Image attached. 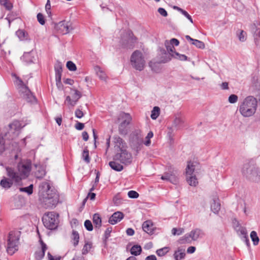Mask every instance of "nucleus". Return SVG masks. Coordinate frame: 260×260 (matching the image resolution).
Wrapping results in <instances>:
<instances>
[{
	"instance_id": "nucleus-60",
	"label": "nucleus",
	"mask_w": 260,
	"mask_h": 260,
	"mask_svg": "<svg viewBox=\"0 0 260 260\" xmlns=\"http://www.w3.org/2000/svg\"><path fill=\"white\" fill-rule=\"evenodd\" d=\"M184 16H185L192 23H193L192 19L191 16L185 10H183L181 13Z\"/></svg>"
},
{
	"instance_id": "nucleus-16",
	"label": "nucleus",
	"mask_w": 260,
	"mask_h": 260,
	"mask_svg": "<svg viewBox=\"0 0 260 260\" xmlns=\"http://www.w3.org/2000/svg\"><path fill=\"white\" fill-rule=\"evenodd\" d=\"M70 93L72 94V99L70 96L68 95L66 97V102H68L69 106L73 107L82 96V94L77 89L73 88H71Z\"/></svg>"
},
{
	"instance_id": "nucleus-49",
	"label": "nucleus",
	"mask_w": 260,
	"mask_h": 260,
	"mask_svg": "<svg viewBox=\"0 0 260 260\" xmlns=\"http://www.w3.org/2000/svg\"><path fill=\"white\" fill-rule=\"evenodd\" d=\"M67 67L71 71H75L76 70V66L74 63L71 61H68L67 63Z\"/></svg>"
},
{
	"instance_id": "nucleus-8",
	"label": "nucleus",
	"mask_w": 260,
	"mask_h": 260,
	"mask_svg": "<svg viewBox=\"0 0 260 260\" xmlns=\"http://www.w3.org/2000/svg\"><path fill=\"white\" fill-rule=\"evenodd\" d=\"M58 214L54 212H48L43 216L42 221L45 227L49 230L55 229L58 224Z\"/></svg>"
},
{
	"instance_id": "nucleus-20",
	"label": "nucleus",
	"mask_w": 260,
	"mask_h": 260,
	"mask_svg": "<svg viewBox=\"0 0 260 260\" xmlns=\"http://www.w3.org/2000/svg\"><path fill=\"white\" fill-rule=\"evenodd\" d=\"M161 179L168 181L173 184H176L178 182V178L175 171H170L168 172H166L164 175L161 176Z\"/></svg>"
},
{
	"instance_id": "nucleus-56",
	"label": "nucleus",
	"mask_w": 260,
	"mask_h": 260,
	"mask_svg": "<svg viewBox=\"0 0 260 260\" xmlns=\"http://www.w3.org/2000/svg\"><path fill=\"white\" fill-rule=\"evenodd\" d=\"M112 231V228L111 227L108 228L106 229V230L105 232V235H104L105 240H106L107 239H108V238L110 237V234H111Z\"/></svg>"
},
{
	"instance_id": "nucleus-30",
	"label": "nucleus",
	"mask_w": 260,
	"mask_h": 260,
	"mask_svg": "<svg viewBox=\"0 0 260 260\" xmlns=\"http://www.w3.org/2000/svg\"><path fill=\"white\" fill-rule=\"evenodd\" d=\"M94 70L96 72L97 76L101 80L106 81L107 78L106 74L100 67H95L94 68Z\"/></svg>"
},
{
	"instance_id": "nucleus-48",
	"label": "nucleus",
	"mask_w": 260,
	"mask_h": 260,
	"mask_svg": "<svg viewBox=\"0 0 260 260\" xmlns=\"http://www.w3.org/2000/svg\"><path fill=\"white\" fill-rule=\"evenodd\" d=\"M82 157L87 163H89L90 162V158L89 157V152L88 150L87 149L84 150L82 153Z\"/></svg>"
},
{
	"instance_id": "nucleus-51",
	"label": "nucleus",
	"mask_w": 260,
	"mask_h": 260,
	"mask_svg": "<svg viewBox=\"0 0 260 260\" xmlns=\"http://www.w3.org/2000/svg\"><path fill=\"white\" fill-rule=\"evenodd\" d=\"M84 226L88 231H91L93 230V225L89 220H86L84 222Z\"/></svg>"
},
{
	"instance_id": "nucleus-26",
	"label": "nucleus",
	"mask_w": 260,
	"mask_h": 260,
	"mask_svg": "<svg viewBox=\"0 0 260 260\" xmlns=\"http://www.w3.org/2000/svg\"><path fill=\"white\" fill-rule=\"evenodd\" d=\"M114 142L115 144V147H117L119 148L120 151L123 150L122 149L125 145V143L124 142L123 140L118 136H115L114 137Z\"/></svg>"
},
{
	"instance_id": "nucleus-19",
	"label": "nucleus",
	"mask_w": 260,
	"mask_h": 260,
	"mask_svg": "<svg viewBox=\"0 0 260 260\" xmlns=\"http://www.w3.org/2000/svg\"><path fill=\"white\" fill-rule=\"evenodd\" d=\"M55 28L60 33L64 35L69 33L73 29V27L71 25L69 22L62 21L58 22L55 25Z\"/></svg>"
},
{
	"instance_id": "nucleus-22",
	"label": "nucleus",
	"mask_w": 260,
	"mask_h": 260,
	"mask_svg": "<svg viewBox=\"0 0 260 260\" xmlns=\"http://www.w3.org/2000/svg\"><path fill=\"white\" fill-rule=\"evenodd\" d=\"M42 249L35 252V258L36 260H41L44 256L45 252L47 249L46 245L43 242H41Z\"/></svg>"
},
{
	"instance_id": "nucleus-2",
	"label": "nucleus",
	"mask_w": 260,
	"mask_h": 260,
	"mask_svg": "<svg viewBox=\"0 0 260 260\" xmlns=\"http://www.w3.org/2000/svg\"><path fill=\"white\" fill-rule=\"evenodd\" d=\"M31 170L30 162L19 163L17 169L8 167L6 168L7 175L13 182L19 183L22 179L27 177Z\"/></svg>"
},
{
	"instance_id": "nucleus-1",
	"label": "nucleus",
	"mask_w": 260,
	"mask_h": 260,
	"mask_svg": "<svg viewBox=\"0 0 260 260\" xmlns=\"http://www.w3.org/2000/svg\"><path fill=\"white\" fill-rule=\"evenodd\" d=\"M39 198L43 206L46 208L54 207L59 201V196L54 189H51L49 184L42 182L39 186Z\"/></svg>"
},
{
	"instance_id": "nucleus-17",
	"label": "nucleus",
	"mask_w": 260,
	"mask_h": 260,
	"mask_svg": "<svg viewBox=\"0 0 260 260\" xmlns=\"http://www.w3.org/2000/svg\"><path fill=\"white\" fill-rule=\"evenodd\" d=\"M115 157L118 159L120 161L126 165L131 164L132 162V155L131 153L126 150H121L120 154L116 155Z\"/></svg>"
},
{
	"instance_id": "nucleus-23",
	"label": "nucleus",
	"mask_w": 260,
	"mask_h": 260,
	"mask_svg": "<svg viewBox=\"0 0 260 260\" xmlns=\"http://www.w3.org/2000/svg\"><path fill=\"white\" fill-rule=\"evenodd\" d=\"M142 228L143 231L147 234H152L153 233V224L150 220L145 221L142 224Z\"/></svg>"
},
{
	"instance_id": "nucleus-12",
	"label": "nucleus",
	"mask_w": 260,
	"mask_h": 260,
	"mask_svg": "<svg viewBox=\"0 0 260 260\" xmlns=\"http://www.w3.org/2000/svg\"><path fill=\"white\" fill-rule=\"evenodd\" d=\"M119 118L122 119L123 121L119 125V133L121 135L125 136L128 133V125L130 123L132 118L129 114L121 113L119 115Z\"/></svg>"
},
{
	"instance_id": "nucleus-58",
	"label": "nucleus",
	"mask_w": 260,
	"mask_h": 260,
	"mask_svg": "<svg viewBox=\"0 0 260 260\" xmlns=\"http://www.w3.org/2000/svg\"><path fill=\"white\" fill-rule=\"evenodd\" d=\"M233 224L234 228L235 230H237V229H238L241 226L240 225L239 221L236 219H234L233 220Z\"/></svg>"
},
{
	"instance_id": "nucleus-33",
	"label": "nucleus",
	"mask_w": 260,
	"mask_h": 260,
	"mask_svg": "<svg viewBox=\"0 0 260 260\" xmlns=\"http://www.w3.org/2000/svg\"><path fill=\"white\" fill-rule=\"evenodd\" d=\"M109 165L113 170L116 171L120 172L123 169L121 165L114 161L109 162Z\"/></svg>"
},
{
	"instance_id": "nucleus-50",
	"label": "nucleus",
	"mask_w": 260,
	"mask_h": 260,
	"mask_svg": "<svg viewBox=\"0 0 260 260\" xmlns=\"http://www.w3.org/2000/svg\"><path fill=\"white\" fill-rule=\"evenodd\" d=\"M246 33L245 31L240 30V33L237 34L239 41L244 42L246 39Z\"/></svg>"
},
{
	"instance_id": "nucleus-55",
	"label": "nucleus",
	"mask_w": 260,
	"mask_h": 260,
	"mask_svg": "<svg viewBox=\"0 0 260 260\" xmlns=\"http://www.w3.org/2000/svg\"><path fill=\"white\" fill-rule=\"evenodd\" d=\"M37 19L38 22L41 24L44 25L45 23L44 17L42 13H38L37 15Z\"/></svg>"
},
{
	"instance_id": "nucleus-25",
	"label": "nucleus",
	"mask_w": 260,
	"mask_h": 260,
	"mask_svg": "<svg viewBox=\"0 0 260 260\" xmlns=\"http://www.w3.org/2000/svg\"><path fill=\"white\" fill-rule=\"evenodd\" d=\"M211 209L215 214L218 213L220 209V204L218 199L215 198L213 199V201L211 204Z\"/></svg>"
},
{
	"instance_id": "nucleus-14",
	"label": "nucleus",
	"mask_w": 260,
	"mask_h": 260,
	"mask_svg": "<svg viewBox=\"0 0 260 260\" xmlns=\"http://www.w3.org/2000/svg\"><path fill=\"white\" fill-rule=\"evenodd\" d=\"M21 128V124L19 121H14L8 125V132L6 133L5 136L9 139H13L16 138Z\"/></svg>"
},
{
	"instance_id": "nucleus-21",
	"label": "nucleus",
	"mask_w": 260,
	"mask_h": 260,
	"mask_svg": "<svg viewBox=\"0 0 260 260\" xmlns=\"http://www.w3.org/2000/svg\"><path fill=\"white\" fill-rule=\"evenodd\" d=\"M123 218V214L121 212L114 213L109 219V222L115 224L119 222Z\"/></svg>"
},
{
	"instance_id": "nucleus-32",
	"label": "nucleus",
	"mask_w": 260,
	"mask_h": 260,
	"mask_svg": "<svg viewBox=\"0 0 260 260\" xmlns=\"http://www.w3.org/2000/svg\"><path fill=\"white\" fill-rule=\"evenodd\" d=\"M93 222L95 228L99 229L102 225V219L99 214L95 213L93 216Z\"/></svg>"
},
{
	"instance_id": "nucleus-61",
	"label": "nucleus",
	"mask_w": 260,
	"mask_h": 260,
	"mask_svg": "<svg viewBox=\"0 0 260 260\" xmlns=\"http://www.w3.org/2000/svg\"><path fill=\"white\" fill-rule=\"evenodd\" d=\"M84 127V124L82 123L78 122L75 125V128L78 130H82Z\"/></svg>"
},
{
	"instance_id": "nucleus-38",
	"label": "nucleus",
	"mask_w": 260,
	"mask_h": 260,
	"mask_svg": "<svg viewBox=\"0 0 260 260\" xmlns=\"http://www.w3.org/2000/svg\"><path fill=\"white\" fill-rule=\"evenodd\" d=\"M170 250L169 247H164L156 250V253L159 256H162L166 254Z\"/></svg>"
},
{
	"instance_id": "nucleus-4",
	"label": "nucleus",
	"mask_w": 260,
	"mask_h": 260,
	"mask_svg": "<svg viewBox=\"0 0 260 260\" xmlns=\"http://www.w3.org/2000/svg\"><path fill=\"white\" fill-rule=\"evenodd\" d=\"M200 169L199 164L194 160L188 161L185 169L186 178L187 183L189 185L196 186L198 184V179L196 173Z\"/></svg>"
},
{
	"instance_id": "nucleus-64",
	"label": "nucleus",
	"mask_w": 260,
	"mask_h": 260,
	"mask_svg": "<svg viewBox=\"0 0 260 260\" xmlns=\"http://www.w3.org/2000/svg\"><path fill=\"white\" fill-rule=\"evenodd\" d=\"M145 260H157V258L155 255H150L147 256Z\"/></svg>"
},
{
	"instance_id": "nucleus-15",
	"label": "nucleus",
	"mask_w": 260,
	"mask_h": 260,
	"mask_svg": "<svg viewBox=\"0 0 260 260\" xmlns=\"http://www.w3.org/2000/svg\"><path fill=\"white\" fill-rule=\"evenodd\" d=\"M165 45L168 52L172 57L182 61L186 60L187 59V57L186 55L181 54L175 51L174 46L169 41H166Z\"/></svg>"
},
{
	"instance_id": "nucleus-42",
	"label": "nucleus",
	"mask_w": 260,
	"mask_h": 260,
	"mask_svg": "<svg viewBox=\"0 0 260 260\" xmlns=\"http://www.w3.org/2000/svg\"><path fill=\"white\" fill-rule=\"evenodd\" d=\"M238 235L241 236V238H245L247 235L246 230L245 228L241 226L236 230Z\"/></svg>"
},
{
	"instance_id": "nucleus-39",
	"label": "nucleus",
	"mask_w": 260,
	"mask_h": 260,
	"mask_svg": "<svg viewBox=\"0 0 260 260\" xmlns=\"http://www.w3.org/2000/svg\"><path fill=\"white\" fill-rule=\"evenodd\" d=\"M160 109L158 107H154L151 111V118L152 119H156L159 115Z\"/></svg>"
},
{
	"instance_id": "nucleus-52",
	"label": "nucleus",
	"mask_w": 260,
	"mask_h": 260,
	"mask_svg": "<svg viewBox=\"0 0 260 260\" xmlns=\"http://www.w3.org/2000/svg\"><path fill=\"white\" fill-rule=\"evenodd\" d=\"M45 10L49 17H51V4L50 0H47L46 4L45 5Z\"/></svg>"
},
{
	"instance_id": "nucleus-46",
	"label": "nucleus",
	"mask_w": 260,
	"mask_h": 260,
	"mask_svg": "<svg viewBox=\"0 0 260 260\" xmlns=\"http://www.w3.org/2000/svg\"><path fill=\"white\" fill-rule=\"evenodd\" d=\"M153 133L152 132L150 131L148 133L147 136L145 138L146 140L144 142V144L146 146H150V145L151 144L150 139L152 138L153 137Z\"/></svg>"
},
{
	"instance_id": "nucleus-53",
	"label": "nucleus",
	"mask_w": 260,
	"mask_h": 260,
	"mask_svg": "<svg viewBox=\"0 0 260 260\" xmlns=\"http://www.w3.org/2000/svg\"><path fill=\"white\" fill-rule=\"evenodd\" d=\"M238 97L237 95L231 94L229 97L228 101H229V103H230L231 104H234V103H236L238 101Z\"/></svg>"
},
{
	"instance_id": "nucleus-37",
	"label": "nucleus",
	"mask_w": 260,
	"mask_h": 260,
	"mask_svg": "<svg viewBox=\"0 0 260 260\" xmlns=\"http://www.w3.org/2000/svg\"><path fill=\"white\" fill-rule=\"evenodd\" d=\"M141 247L140 245H135L132 247L131 249V253L132 255L137 256L141 253Z\"/></svg>"
},
{
	"instance_id": "nucleus-11",
	"label": "nucleus",
	"mask_w": 260,
	"mask_h": 260,
	"mask_svg": "<svg viewBox=\"0 0 260 260\" xmlns=\"http://www.w3.org/2000/svg\"><path fill=\"white\" fill-rule=\"evenodd\" d=\"M131 61L134 68L138 71L143 70L145 65V60L143 53L139 51H134L131 55Z\"/></svg>"
},
{
	"instance_id": "nucleus-27",
	"label": "nucleus",
	"mask_w": 260,
	"mask_h": 260,
	"mask_svg": "<svg viewBox=\"0 0 260 260\" xmlns=\"http://www.w3.org/2000/svg\"><path fill=\"white\" fill-rule=\"evenodd\" d=\"M185 249L179 248L174 253V257L175 260H181L185 256Z\"/></svg>"
},
{
	"instance_id": "nucleus-18",
	"label": "nucleus",
	"mask_w": 260,
	"mask_h": 260,
	"mask_svg": "<svg viewBox=\"0 0 260 260\" xmlns=\"http://www.w3.org/2000/svg\"><path fill=\"white\" fill-rule=\"evenodd\" d=\"M136 41V38L133 36L132 32L128 30L125 33V39L122 38V44L125 48H132L133 44Z\"/></svg>"
},
{
	"instance_id": "nucleus-3",
	"label": "nucleus",
	"mask_w": 260,
	"mask_h": 260,
	"mask_svg": "<svg viewBox=\"0 0 260 260\" xmlns=\"http://www.w3.org/2000/svg\"><path fill=\"white\" fill-rule=\"evenodd\" d=\"M257 101L253 96H248L241 102L239 106V112L244 117H249L256 111Z\"/></svg>"
},
{
	"instance_id": "nucleus-13",
	"label": "nucleus",
	"mask_w": 260,
	"mask_h": 260,
	"mask_svg": "<svg viewBox=\"0 0 260 260\" xmlns=\"http://www.w3.org/2000/svg\"><path fill=\"white\" fill-rule=\"evenodd\" d=\"M183 122V119L180 114H177L175 115V118L172 123V126L168 127V136L170 140H173L174 131L179 129Z\"/></svg>"
},
{
	"instance_id": "nucleus-24",
	"label": "nucleus",
	"mask_w": 260,
	"mask_h": 260,
	"mask_svg": "<svg viewBox=\"0 0 260 260\" xmlns=\"http://www.w3.org/2000/svg\"><path fill=\"white\" fill-rule=\"evenodd\" d=\"M251 30L253 34V37L255 43L256 45H258L259 39L260 38V29L258 28L255 24H253L251 26Z\"/></svg>"
},
{
	"instance_id": "nucleus-29",
	"label": "nucleus",
	"mask_w": 260,
	"mask_h": 260,
	"mask_svg": "<svg viewBox=\"0 0 260 260\" xmlns=\"http://www.w3.org/2000/svg\"><path fill=\"white\" fill-rule=\"evenodd\" d=\"M16 34L21 41L29 40L28 34L23 29H18Z\"/></svg>"
},
{
	"instance_id": "nucleus-35",
	"label": "nucleus",
	"mask_w": 260,
	"mask_h": 260,
	"mask_svg": "<svg viewBox=\"0 0 260 260\" xmlns=\"http://www.w3.org/2000/svg\"><path fill=\"white\" fill-rule=\"evenodd\" d=\"M149 66L151 70L155 72L158 73L160 71L159 64L157 62L152 60L149 62Z\"/></svg>"
},
{
	"instance_id": "nucleus-62",
	"label": "nucleus",
	"mask_w": 260,
	"mask_h": 260,
	"mask_svg": "<svg viewBox=\"0 0 260 260\" xmlns=\"http://www.w3.org/2000/svg\"><path fill=\"white\" fill-rule=\"evenodd\" d=\"M56 82V86L58 88H61L62 86V83L61 82V77H55Z\"/></svg>"
},
{
	"instance_id": "nucleus-7",
	"label": "nucleus",
	"mask_w": 260,
	"mask_h": 260,
	"mask_svg": "<svg viewBox=\"0 0 260 260\" xmlns=\"http://www.w3.org/2000/svg\"><path fill=\"white\" fill-rule=\"evenodd\" d=\"M16 79L15 82L17 86L21 96L27 102L32 103L35 102V97L32 95L28 88L24 84L22 80L16 76Z\"/></svg>"
},
{
	"instance_id": "nucleus-6",
	"label": "nucleus",
	"mask_w": 260,
	"mask_h": 260,
	"mask_svg": "<svg viewBox=\"0 0 260 260\" xmlns=\"http://www.w3.org/2000/svg\"><path fill=\"white\" fill-rule=\"evenodd\" d=\"M21 232L18 231L10 232L8 236L7 251L10 255H13L18 249L19 240Z\"/></svg>"
},
{
	"instance_id": "nucleus-41",
	"label": "nucleus",
	"mask_w": 260,
	"mask_h": 260,
	"mask_svg": "<svg viewBox=\"0 0 260 260\" xmlns=\"http://www.w3.org/2000/svg\"><path fill=\"white\" fill-rule=\"evenodd\" d=\"M19 190L21 192H26L28 195L31 194L33 192V185L30 184L28 187L20 188Z\"/></svg>"
},
{
	"instance_id": "nucleus-54",
	"label": "nucleus",
	"mask_w": 260,
	"mask_h": 260,
	"mask_svg": "<svg viewBox=\"0 0 260 260\" xmlns=\"http://www.w3.org/2000/svg\"><path fill=\"white\" fill-rule=\"evenodd\" d=\"M128 196L132 199H136L139 197V193L134 190H131L128 192Z\"/></svg>"
},
{
	"instance_id": "nucleus-47",
	"label": "nucleus",
	"mask_w": 260,
	"mask_h": 260,
	"mask_svg": "<svg viewBox=\"0 0 260 260\" xmlns=\"http://www.w3.org/2000/svg\"><path fill=\"white\" fill-rule=\"evenodd\" d=\"M5 150V142L4 139L0 133V153L4 152Z\"/></svg>"
},
{
	"instance_id": "nucleus-5",
	"label": "nucleus",
	"mask_w": 260,
	"mask_h": 260,
	"mask_svg": "<svg viewBox=\"0 0 260 260\" xmlns=\"http://www.w3.org/2000/svg\"><path fill=\"white\" fill-rule=\"evenodd\" d=\"M242 174L246 178L252 181H258L260 179V171L253 164H245L242 169Z\"/></svg>"
},
{
	"instance_id": "nucleus-44",
	"label": "nucleus",
	"mask_w": 260,
	"mask_h": 260,
	"mask_svg": "<svg viewBox=\"0 0 260 260\" xmlns=\"http://www.w3.org/2000/svg\"><path fill=\"white\" fill-rule=\"evenodd\" d=\"M72 239L74 240V245L76 246L78 245L79 239V236L78 232L74 231H73Z\"/></svg>"
},
{
	"instance_id": "nucleus-9",
	"label": "nucleus",
	"mask_w": 260,
	"mask_h": 260,
	"mask_svg": "<svg viewBox=\"0 0 260 260\" xmlns=\"http://www.w3.org/2000/svg\"><path fill=\"white\" fill-rule=\"evenodd\" d=\"M143 142L141 131L140 129L134 131L130 136V145L132 148L138 152L141 149Z\"/></svg>"
},
{
	"instance_id": "nucleus-36",
	"label": "nucleus",
	"mask_w": 260,
	"mask_h": 260,
	"mask_svg": "<svg viewBox=\"0 0 260 260\" xmlns=\"http://www.w3.org/2000/svg\"><path fill=\"white\" fill-rule=\"evenodd\" d=\"M92 248V243L89 241H86L82 250L83 255L86 254Z\"/></svg>"
},
{
	"instance_id": "nucleus-31",
	"label": "nucleus",
	"mask_w": 260,
	"mask_h": 260,
	"mask_svg": "<svg viewBox=\"0 0 260 260\" xmlns=\"http://www.w3.org/2000/svg\"><path fill=\"white\" fill-rule=\"evenodd\" d=\"M22 59L27 63H29L34 62L35 58L32 56V52H30L25 53L22 56Z\"/></svg>"
},
{
	"instance_id": "nucleus-45",
	"label": "nucleus",
	"mask_w": 260,
	"mask_h": 260,
	"mask_svg": "<svg viewBox=\"0 0 260 260\" xmlns=\"http://www.w3.org/2000/svg\"><path fill=\"white\" fill-rule=\"evenodd\" d=\"M184 232V230L183 228H173L172 230V234L173 235H181Z\"/></svg>"
},
{
	"instance_id": "nucleus-28",
	"label": "nucleus",
	"mask_w": 260,
	"mask_h": 260,
	"mask_svg": "<svg viewBox=\"0 0 260 260\" xmlns=\"http://www.w3.org/2000/svg\"><path fill=\"white\" fill-rule=\"evenodd\" d=\"M13 181L10 179L4 177L0 182L1 186L6 189L10 188L13 185Z\"/></svg>"
},
{
	"instance_id": "nucleus-59",
	"label": "nucleus",
	"mask_w": 260,
	"mask_h": 260,
	"mask_svg": "<svg viewBox=\"0 0 260 260\" xmlns=\"http://www.w3.org/2000/svg\"><path fill=\"white\" fill-rule=\"evenodd\" d=\"M158 12L161 15L164 17H166L168 15L167 12L164 8H159L158 9Z\"/></svg>"
},
{
	"instance_id": "nucleus-43",
	"label": "nucleus",
	"mask_w": 260,
	"mask_h": 260,
	"mask_svg": "<svg viewBox=\"0 0 260 260\" xmlns=\"http://www.w3.org/2000/svg\"><path fill=\"white\" fill-rule=\"evenodd\" d=\"M192 44L194 45L198 48L204 49L205 48L204 43L198 40L193 39L192 42Z\"/></svg>"
},
{
	"instance_id": "nucleus-10",
	"label": "nucleus",
	"mask_w": 260,
	"mask_h": 260,
	"mask_svg": "<svg viewBox=\"0 0 260 260\" xmlns=\"http://www.w3.org/2000/svg\"><path fill=\"white\" fill-rule=\"evenodd\" d=\"M204 235L202 230L200 229H195L190 231V233L185 234L180 238L179 242L181 244L185 243H191L192 241H197L199 238H202Z\"/></svg>"
},
{
	"instance_id": "nucleus-57",
	"label": "nucleus",
	"mask_w": 260,
	"mask_h": 260,
	"mask_svg": "<svg viewBox=\"0 0 260 260\" xmlns=\"http://www.w3.org/2000/svg\"><path fill=\"white\" fill-rule=\"evenodd\" d=\"M75 114L78 118H81L84 116L83 112L79 109L76 110Z\"/></svg>"
},
{
	"instance_id": "nucleus-34",
	"label": "nucleus",
	"mask_w": 260,
	"mask_h": 260,
	"mask_svg": "<svg viewBox=\"0 0 260 260\" xmlns=\"http://www.w3.org/2000/svg\"><path fill=\"white\" fill-rule=\"evenodd\" d=\"M55 77H61L62 64L60 62H57L55 65Z\"/></svg>"
},
{
	"instance_id": "nucleus-40",
	"label": "nucleus",
	"mask_w": 260,
	"mask_h": 260,
	"mask_svg": "<svg viewBox=\"0 0 260 260\" xmlns=\"http://www.w3.org/2000/svg\"><path fill=\"white\" fill-rule=\"evenodd\" d=\"M250 237L254 245L258 244L259 238L257 235V233L255 231H252L250 233Z\"/></svg>"
},
{
	"instance_id": "nucleus-63",
	"label": "nucleus",
	"mask_w": 260,
	"mask_h": 260,
	"mask_svg": "<svg viewBox=\"0 0 260 260\" xmlns=\"http://www.w3.org/2000/svg\"><path fill=\"white\" fill-rule=\"evenodd\" d=\"M6 9H7L8 10H10L12 9V7H13V6H12V4L11 3H10V2L8 1V0L7 1V2H6V5H4V6Z\"/></svg>"
}]
</instances>
